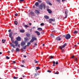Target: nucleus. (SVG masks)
Wrapping results in <instances>:
<instances>
[{
    "label": "nucleus",
    "instance_id": "1",
    "mask_svg": "<svg viewBox=\"0 0 79 79\" xmlns=\"http://www.w3.org/2000/svg\"><path fill=\"white\" fill-rule=\"evenodd\" d=\"M31 39H31V40L30 41V42L27 43V45H26V46L29 47V45H31L30 42H34L35 41L37 40V38H35V36L32 37Z\"/></svg>",
    "mask_w": 79,
    "mask_h": 79
},
{
    "label": "nucleus",
    "instance_id": "2",
    "mask_svg": "<svg viewBox=\"0 0 79 79\" xmlns=\"http://www.w3.org/2000/svg\"><path fill=\"white\" fill-rule=\"evenodd\" d=\"M44 8V9L45 8H46V6L45 4L44 3H42L39 6V8L40 10H43V8Z\"/></svg>",
    "mask_w": 79,
    "mask_h": 79
},
{
    "label": "nucleus",
    "instance_id": "3",
    "mask_svg": "<svg viewBox=\"0 0 79 79\" xmlns=\"http://www.w3.org/2000/svg\"><path fill=\"white\" fill-rule=\"evenodd\" d=\"M14 44H15V45L12 44V43L10 44V45L11 47H13V48H15V47H17L18 45V41L17 40H16L14 42Z\"/></svg>",
    "mask_w": 79,
    "mask_h": 79
},
{
    "label": "nucleus",
    "instance_id": "4",
    "mask_svg": "<svg viewBox=\"0 0 79 79\" xmlns=\"http://www.w3.org/2000/svg\"><path fill=\"white\" fill-rule=\"evenodd\" d=\"M63 36L66 39H69L71 38V35H70L69 34H67L64 35H63Z\"/></svg>",
    "mask_w": 79,
    "mask_h": 79
},
{
    "label": "nucleus",
    "instance_id": "5",
    "mask_svg": "<svg viewBox=\"0 0 79 79\" xmlns=\"http://www.w3.org/2000/svg\"><path fill=\"white\" fill-rule=\"evenodd\" d=\"M66 45V43H65L63 45L62 47L61 46H59V48H60V49L61 50V52H64V50L63 49V48H64L65 47V46Z\"/></svg>",
    "mask_w": 79,
    "mask_h": 79
},
{
    "label": "nucleus",
    "instance_id": "6",
    "mask_svg": "<svg viewBox=\"0 0 79 79\" xmlns=\"http://www.w3.org/2000/svg\"><path fill=\"white\" fill-rule=\"evenodd\" d=\"M68 10H66L65 11V13L66 15L65 17L64 18V19H66L67 18V16H68Z\"/></svg>",
    "mask_w": 79,
    "mask_h": 79
},
{
    "label": "nucleus",
    "instance_id": "7",
    "mask_svg": "<svg viewBox=\"0 0 79 79\" xmlns=\"http://www.w3.org/2000/svg\"><path fill=\"white\" fill-rule=\"evenodd\" d=\"M46 3H47V4L49 5H51V6L52 5V4L50 3V1H46Z\"/></svg>",
    "mask_w": 79,
    "mask_h": 79
},
{
    "label": "nucleus",
    "instance_id": "8",
    "mask_svg": "<svg viewBox=\"0 0 79 79\" xmlns=\"http://www.w3.org/2000/svg\"><path fill=\"white\" fill-rule=\"evenodd\" d=\"M16 40L18 41H21V38L19 36H18L16 38Z\"/></svg>",
    "mask_w": 79,
    "mask_h": 79
},
{
    "label": "nucleus",
    "instance_id": "9",
    "mask_svg": "<svg viewBox=\"0 0 79 79\" xmlns=\"http://www.w3.org/2000/svg\"><path fill=\"white\" fill-rule=\"evenodd\" d=\"M26 35L27 37L29 39H30L31 38V34H30L27 33L26 34Z\"/></svg>",
    "mask_w": 79,
    "mask_h": 79
},
{
    "label": "nucleus",
    "instance_id": "10",
    "mask_svg": "<svg viewBox=\"0 0 79 79\" xmlns=\"http://www.w3.org/2000/svg\"><path fill=\"white\" fill-rule=\"evenodd\" d=\"M12 35H13V32H11L9 34V37L10 38H11V39H13V37H12Z\"/></svg>",
    "mask_w": 79,
    "mask_h": 79
},
{
    "label": "nucleus",
    "instance_id": "11",
    "mask_svg": "<svg viewBox=\"0 0 79 79\" xmlns=\"http://www.w3.org/2000/svg\"><path fill=\"white\" fill-rule=\"evenodd\" d=\"M47 11H48V13H49L50 14H51V13H52V12L51 10L49 9H47Z\"/></svg>",
    "mask_w": 79,
    "mask_h": 79
},
{
    "label": "nucleus",
    "instance_id": "12",
    "mask_svg": "<svg viewBox=\"0 0 79 79\" xmlns=\"http://www.w3.org/2000/svg\"><path fill=\"white\" fill-rule=\"evenodd\" d=\"M26 44V43L24 42H22L21 43V45L22 47V46H24Z\"/></svg>",
    "mask_w": 79,
    "mask_h": 79
},
{
    "label": "nucleus",
    "instance_id": "13",
    "mask_svg": "<svg viewBox=\"0 0 79 79\" xmlns=\"http://www.w3.org/2000/svg\"><path fill=\"white\" fill-rule=\"evenodd\" d=\"M35 6L38 7V6H39V3L38 2H37L35 3Z\"/></svg>",
    "mask_w": 79,
    "mask_h": 79
},
{
    "label": "nucleus",
    "instance_id": "14",
    "mask_svg": "<svg viewBox=\"0 0 79 79\" xmlns=\"http://www.w3.org/2000/svg\"><path fill=\"white\" fill-rule=\"evenodd\" d=\"M35 33H37V35H40V32L37 31H35Z\"/></svg>",
    "mask_w": 79,
    "mask_h": 79
},
{
    "label": "nucleus",
    "instance_id": "15",
    "mask_svg": "<svg viewBox=\"0 0 79 79\" xmlns=\"http://www.w3.org/2000/svg\"><path fill=\"white\" fill-rule=\"evenodd\" d=\"M44 18H45V19H49V16H47V15H45L44 16Z\"/></svg>",
    "mask_w": 79,
    "mask_h": 79
},
{
    "label": "nucleus",
    "instance_id": "16",
    "mask_svg": "<svg viewBox=\"0 0 79 79\" xmlns=\"http://www.w3.org/2000/svg\"><path fill=\"white\" fill-rule=\"evenodd\" d=\"M30 14L31 15V16H34V12H31L30 13Z\"/></svg>",
    "mask_w": 79,
    "mask_h": 79
},
{
    "label": "nucleus",
    "instance_id": "17",
    "mask_svg": "<svg viewBox=\"0 0 79 79\" xmlns=\"http://www.w3.org/2000/svg\"><path fill=\"white\" fill-rule=\"evenodd\" d=\"M26 47H27V46L26 45L25 46L23 47L21 49V50H23V49H24V50H25L26 49Z\"/></svg>",
    "mask_w": 79,
    "mask_h": 79
},
{
    "label": "nucleus",
    "instance_id": "18",
    "mask_svg": "<svg viewBox=\"0 0 79 79\" xmlns=\"http://www.w3.org/2000/svg\"><path fill=\"white\" fill-rule=\"evenodd\" d=\"M49 20L51 21H53V22H54V21H55V19H50Z\"/></svg>",
    "mask_w": 79,
    "mask_h": 79
},
{
    "label": "nucleus",
    "instance_id": "19",
    "mask_svg": "<svg viewBox=\"0 0 79 79\" xmlns=\"http://www.w3.org/2000/svg\"><path fill=\"white\" fill-rule=\"evenodd\" d=\"M19 51H20V49H19V48H17L16 49V52H19Z\"/></svg>",
    "mask_w": 79,
    "mask_h": 79
},
{
    "label": "nucleus",
    "instance_id": "20",
    "mask_svg": "<svg viewBox=\"0 0 79 79\" xmlns=\"http://www.w3.org/2000/svg\"><path fill=\"white\" fill-rule=\"evenodd\" d=\"M56 40H60L61 38L60 37H58L56 38Z\"/></svg>",
    "mask_w": 79,
    "mask_h": 79
},
{
    "label": "nucleus",
    "instance_id": "21",
    "mask_svg": "<svg viewBox=\"0 0 79 79\" xmlns=\"http://www.w3.org/2000/svg\"><path fill=\"white\" fill-rule=\"evenodd\" d=\"M37 29L38 31H42V28H38Z\"/></svg>",
    "mask_w": 79,
    "mask_h": 79
},
{
    "label": "nucleus",
    "instance_id": "22",
    "mask_svg": "<svg viewBox=\"0 0 79 79\" xmlns=\"http://www.w3.org/2000/svg\"><path fill=\"white\" fill-rule=\"evenodd\" d=\"M50 35L51 37L52 38H54L55 37V36H54L53 34H51Z\"/></svg>",
    "mask_w": 79,
    "mask_h": 79
},
{
    "label": "nucleus",
    "instance_id": "23",
    "mask_svg": "<svg viewBox=\"0 0 79 79\" xmlns=\"http://www.w3.org/2000/svg\"><path fill=\"white\" fill-rule=\"evenodd\" d=\"M24 39L25 42H27V41L29 40V39H27V38H25Z\"/></svg>",
    "mask_w": 79,
    "mask_h": 79
},
{
    "label": "nucleus",
    "instance_id": "24",
    "mask_svg": "<svg viewBox=\"0 0 79 79\" xmlns=\"http://www.w3.org/2000/svg\"><path fill=\"white\" fill-rule=\"evenodd\" d=\"M20 32H22V33H23L24 32V30H21L20 31Z\"/></svg>",
    "mask_w": 79,
    "mask_h": 79
},
{
    "label": "nucleus",
    "instance_id": "25",
    "mask_svg": "<svg viewBox=\"0 0 79 79\" xmlns=\"http://www.w3.org/2000/svg\"><path fill=\"white\" fill-rule=\"evenodd\" d=\"M36 68L37 69H35V70L36 71H37V70H38V69H40V67H36Z\"/></svg>",
    "mask_w": 79,
    "mask_h": 79
},
{
    "label": "nucleus",
    "instance_id": "26",
    "mask_svg": "<svg viewBox=\"0 0 79 79\" xmlns=\"http://www.w3.org/2000/svg\"><path fill=\"white\" fill-rule=\"evenodd\" d=\"M35 11L37 13H38V14L40 13V12L38 10H36Z\"/></svg>",
    "mask_w": 79,
    "mask_h": 79
},
{
    "label": "nucleus",
    "instance_id": "27",
    "mask_svg": "<svg viewBox=\"0 0 79 79\" xmlns=\"http://www.w3.org/2000/svg\"><path fill=\"white\" fill-rule=\"evenodd\" d=\"M2 44H3L4 43H5V42L6 41V40H3L2 39Z\"/></svg>",
    "mask_w": 79,
    "mask_h": 79
},
{
    "label": "nucleus",
    "instance_id": "28",
    "mask_svg": "<svg viewBox=\"0 0 79 79\" xmlns=\"http://www.w3.org/2000/svg\"><path fill=\"white\" fill-rule=\"evenodd\" d=\"M14 23L15 25H18V22L15 21Z\"/></svg>",
    "mask_w": 79,
    "mask_h": 79
},
{
    "label": "nucleus",
    "instance_id": "29",
    "mask_svg": "<svg viewBox=\"0 0 79 79\" xmlns=\"http://www.w3.org/2000/svg\"><path fill=\"white\" fill-rule=\"evenodd\" d=\"M49 58L50 59H52L53 58V57L52 56H50Z\"/></svg>",
    "mask_w": 79,
    "mask_h": 79
},
{
    "label": "nucleus",
    "instance_id": "30",
    "mask_svg": "<svg viewBox=\"0 0 79 79\" xmlns=\"http://www.w3.org/2000/svg\"><path fill=\"white\" fill-rule=\"evenodd\" d=\"M13 78L14 79H18V77H14Z\"/></svg>",
    "mask_w": 79,
    "mask_h": 79
},
{
    "label": "nucleus",
    "instance_id": "31",
    "mask_svg": "<svg viewBox=\"0 0 79 79\" xmlns=\"http://www.w3.org/2000/svg\"><path fill=\"white\" fill-rule=\"evenodd\" d=\"M40 26H44V23H42L40 24Z\"/></svg>",
    "mask_w": 79,
    "mask_h": 79
},
{
    "label": "nucleus",
    "instance_id": "32",
    "mask_svg": "<svg viewBox=\"0 0 79 79\" xmlns=\"http://www.w3.org/2000/svg\"><path fill=\"white\" fill-rule=\"evenodd\" d=\"M25 27H26V28L29 27V26H28L27 25H25Z\"/></svg>",
    "mask_w": 79,
    "mask_h": 79
},
{
    "label": "nucleus",
    "instance_id": "33",
    "mask_svg": "<svg viewBox=\"0 0 79 79\" xmlns=\"http://www.w3.org/2000/svg\"><path fill=\"white\" fill-rule=\"evenodd\" d=\"M77 32H78V31H75L74 32V34H76Z\"/></svg>",
    "mask_w": 79,
    "mask_h": 79
},
{
    "label": "nucleus",
    "instance_id": "34",
    "mask_svg": "<svg viewBox=\"0 0 79 79\" xmlns=\"http://www.w3.org/2000/svg\"><path fill=\"white\" fill-rule=\"evenodd\" d=\"M6 59H7V60H9V59H10V57H8V56H6Z\"/></svg>",
    "mask_w": 79,
    "mask_h": 79
},
{
    "label": "nucleus",
    "instance_id": "35",
    "mask_svg": "<svg viewBox=\"0 0 79 79\" xmlns=\"http://www.w3.org/2000/svg\"><path fill=\"white\" fill-rule=\"evenodd\" d=\"M60 1V0H57V2H58L60 3H61V2Z\"/></svg>",
    "mask_w": 79,
    "mask_h": 79
},
{
    "label": "nucleus",
    "instance_id": "36",
    "mask_svg": "<svg viewBox=\"0 0 79 79\" xmlns=\"http://www.w3.org/2000/svg\"><path fill=\"white\" fill-rule=\"evenodd\" d=\"M19 2H24V0H19Z\"/></svg>",
    "mask_w": 79,
    "mask_h": 79
},
{
    "label": "nucleus",
    "instance_id": "37",
    "mask_svg": "<svg viewBox=\"0 0 79 79\" xmlns=\"http://www.w3.org/2000/svg\"><path fill=\"white\" fill-rule=\"evenodd\" d=\"M62 2L64 3V2H66V0H62Z\"/></svg>",
    "mask_w": 79,
    "mask_h": 79
},
{
    "label": "nucleus",
    "instance_id": "38",
    "mask_svg": "<svg viewBox=\"0 0 79 79\" xmlns=\"http://www.w3.org/2000/svg\"><path fill=\"white\" fill-rule=\"evenodd\" d=\"M75 61H77V58H75Z\"/></svg>",
    "mask_w": 79,
    "mask_h": 79
},
{
    "label": "nucleus",
    "instance_id": "39",
    "mask_svg": "<svg viewBox=\"0 0 79 79\" xmlns=\"http://www.w3.org/2000/svg\"><path fill=\"white\" fill-rule=\"evenodd\" d=\"M11 41L12 42V43H15V41L14 40H11Z\"/></svg>",
    "mask_w": 79,
    "mask_h": 79
},
{
    "label": "nucleus",
    "instance_id": "40",
    "mask_svg": "<svg viewBox=\"0 0 79 79\" xmlns=\"http://www.w3.org/2000/svg\"><path fill=\"white\" fill-rule=\"evenodd\" d=\"M55 63L56 64H58V62L57 61Z\"/></svg>",
    "mask_w": 79,
    "mask_h": 79
},
{
    "label": "nucleus",
    "instance_id": "41",
    "mask_svg": "<svg viewBox=\"0 0 79 79\" xmlns=\"http://www.w3.org/2000/svg\"><path fill=\"white\" fill-rule=\"evenodd\" d=\"M11 52H12L13 53V52H14V49H12L11 50Z\"/></svg>",
    "mask_w": 79,
    "mask_h": 79
},
{
    "label": "nucleus",
    "instance_id": "42",
    "mask_svg": "<svg viewBox=\"0 0 79 79\" xmlns=\"http://www.w3.org/2000/svg\"><path fill=\"white\" fill-rule=\"evenodd\" d=\"M55 74H59V72H56L55 73Z\"/></svg>",
    "mask_w": 79,
    "mask_h": 79
},
{
    "label": "nucleus",
    "instance_id": "43",
    "mask_svg": "<svg viewBox=\"0 0 79 79\" xmlns=\"http://www.w3.org/2000/svg\"><path fill=\"white\" fill-rule=\"evenodd\" d=\"M22 62L23 63H25V62L24 61V60H22Z\"/></svg>",
    "mask_w": 79,
    "mask_h": 79
},
{
    "label": "nucleus",
    "instance_id": "44",
    "mask_svg": "<svg viewBox=\"0 0 79 79\" xmlns=\"http://www.w3.org/2000/svg\"><path fill=\"white\" fill-rule=\"evenodd\" d=\"M47 72H48V73H52V71H50V70H48Z\"/></svg>",
    "mask_w": 79,
    "mask_h": 79
},
{
    "label": "nucleus",
    "instance_id": "45",
    "mask_svg": "<svg viewBox=\"0 0 79 79\" xmlns=\"http://www.w3.org/2000/svg\"><path fill=\"white\" fill-rule=\"evenodd\" d=\"M34 77H37V74L35 73V75L34 76Z\"/></svg>",
    "mask_w": 79,
    "mask_h": 79
},
{
    "label": "nucleus",
    "instance_id": "46",
    "mask_svg": "<svg viewBox=\"0 0 79 79\" xmlns=\"http://www.w3.org/2000/svg\"><path fill=\"white\" fill-rule=\"evenodd\" d=\"M18 14L16 13V14H15V16H18Z\"/></svg>",
    "mask_w": 79,
    "mask_h": 79
},
{
    "label": "nucleus",
    "instance_id": "47",
    "mask_svg": "<svg viewBox=\"0 0 79 79\" xmlns=\"http://www.w3.org/2000/svg\"><path fill=\"white\" fill-rule=\"evenodd\" d=\"M8 31L9 32H11V29L9 30Z\"/></svg>",
    "mask_w": 79,
    "mask_h": 79
},
{
    "label": "nucleus",
    "instance_id": "48",
    "mask_svg": "<svg viewBox=\"0 0 79 79\" xmlns=\"http://www.w3.org/2000/svg\"><path fill=\"white\" fill-rule=\"evenodd\" d=\"M38 2H42V1L40 0H38Z\"/></svg>",
    "mask_w": 79,
    "mask_h": 79
},
{
    "label": "nucleus",
    "instance_id": "49",
    "mask_svg": "<svg viewBox=\"0 0 79 79\" xmlns=\"http://www.w3.org/2000/svg\"><path fill=\"white\" fill-rule=\"evenodd\" d=\"M35 63H39V61H35Z\"/></svg>",
    "mask_w": 79,
    "mask_h": 79
},
{
    "label": "nucleus",
    "instance_id": "50",
    "mask_svg": "<svg viewBox=\"0 0 79 79\" xmlns=\"http://www.w3.org/2000/svg\"><path fill=\"white\" fill-rule=\"evenodd\" d=\"M21 67H24V65H21Z\"/></svg>",
    "mask_w": 79,
    "mask_h": 79
},
{
    "label": "nucleus",
    "instance_id": "51",
    "mask_svg": "<svg viewBox=\"0 0 79 79\" xmlns=\"http://www.w3.org/2000/svg\"><path fill=\"white\" fill-rule=\"evenodd\" d=\"M53 64H55V61H53Z\"/></svg>",
    "mask_w": 79,
    "mask_h": 79
},
{
    "label": "nucleus",
    "instance_id": "52",
    "mask_svg": "<svg viewBox=\"0 0 79 79\" xmlns=\"http://www.w3.org/2000/svg\"><path fill=\"white\" fill-rule=\"evenodd\" d=\"M35 45H37V44L36 43H35L34 44Z\"/></svg>",
    "mask_w": 79,
    "mask_h": 79
},
{
    "label": "nucleus",
    "instance_id": "53",
    "mask_svg": "<svg viewBox=\"0 0 79 79\" xmlns=\"http://www.w3.org/2000/svg\"><path fill=\"white\" fill-rule=\"evenodd\" d=\"M18 46L19 47H20V44H19L18 45Z\"/></svg>",
    "mask_w": 79,
    "mask_h": 79
},
{
    "label": "nucleus",
    "instance_id": "54",
    "mask_svg": "<svg viewBox=\"0 0 79 79\" xmlns=\"http://www.w3.org/2000/svg\"><path fill=\"white\" fill-rule=\"evenodd\" d=\"M24 56V57L25 58H26V57H27V56Z\"/></svg>",
    "mask_w": 79,
    "mask_h": 79
},
{
    "label": "nucleus",
    "instance_id": "55",
    "mask_svg": "<svg viewBox=\"0 0 79 79\" xmlns=\"http://www.w3.org/2000/svg\"><path fill=\"white\" fill-rule=\"evenodd\" d=\"M13 63H16V62L15 61H13Z\"/></svg>",
    "mask_w": 79,
    "mask_h": 79
},
{
    "label": "nucleus",
    "instance_id": "56",
    "mask_svg": "<svg viewBox=\"0 0 79 79\" xmlns=\"http://www.w3.org/2000/svg\"><path fill=\"white\" fill-rule=\"evenodd\" d=\"M74 56H73L71 57V58H74Z\"/></svg>",
    "mask_w": 79,
    "mask_h": 79
},
{
    "label": "nucleus",
    "instance_id": "57",
    "mask_svg": "<svg viewBox=\"0 0 79 79\" xmlns=\"http://www.w3.org/2000/svg\"><path fill=\"white\" fill-rule=\"evenodd\" d=\"M43 47H44V46H45V44H43Z\"/></svg>",
    "mask_w": 79,
    "mask_h": 79
},
{
    "label": "nucleus",
    "instance_id": "58",
    "mask_svg": "<svg viewBox=\"0 0 79 79\" xmlns=\"http://www.w3.org/2000/svg\"><path fill=\"white\" fill-rule=\"evenodd\" d=\"M2 53L1 52H0V55H2Z\"/></svg>",
    "mask_w": 79,
    "mask_h": 79
},
{
    "label": "nucleus",
    "instance_id": "59",
    "mask_svg": "<svg viewBox=\"0 0 79 79\" xmlns=\"http://www.w3.org/2000/svg\"><path fill=\"white\" fill-rule=\"evenodd\" d=\"M77 71H78V73H79V69H78V70H77Z\"/></svg>",
    "mask_w": 79,
    "mask_h": 79
},
{
    "label": "nucleus",
    "instance_id": "60",
    "mask_svg": "<svg viewBox=\"0 0 79 79\" xmlns=\"http://www.w3.org/2000/svg\"><path fill=\"white\" fill-rule=\"evenodd\" d=\"M31 24H32V23H29V25H31Z\"/></svg>",
    "mask_w": 79,
    "mask_h": 79
},
{
    "label": "nucleus",
    "instance_id": "61",
    "mask_svg": "<svg viewBox=\"0 0 79 79\" xmlns=\"http://www.w3.org/2000/svg\"><path fill=\"white\" fill-rule=\"evenodd\" d=\"M49 23H52V21H49Z\"/></svg>",
    "mask_w": 79,
    "mask_h": 79
},
{
    "label": "nucleus",
    "instance_id": "62",
    "mask_svg": "<svg viewBox=\"0 0 79 79\" xmlns=\"http://www.w3.org/2000/svg\"><path fill=\"white\" fill-rule=\"evenodd\" d=\"M33 8H35V6H33Z\"/></svg>",
    "mask_w": 79,
    "mask_h": 79
},
{
    "label": "nucleus",
    "instance_id": "63",
    "mask_svg": "<svg viewBox=\"0 0 79 79\" xmlns=\"http://www.w3.org/2000/svg\"><path fill=\"white\" fill-rule=\"evenodd\" d=\"M53 66H55V64H53Z\"/></svg>",
    "mask_w": 79,
    "mask_h": 79
},
{
    "label": "nucleus",
    "instance_id": "64",
    "mask_svg": "<svg viewBox=\"0 0 79 79\" xmlns=\"http://www.w3.org/2000/svg\"><path fill=\"white\" fill-rule=\"evenodd\" d=\"M8 52L9 53H10V52L9 51H8Z\"/></svg>",
    "mask_w": 79,
    "mask_h": 79
}]
</instances>
